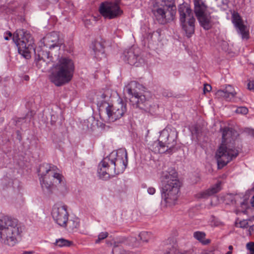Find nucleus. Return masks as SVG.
<instances>
[{"label": "nucleus", "instance_id": "obj_1", "mask_svg": "<svg viewBox=\"0 0 254 254\" xmlns=\"http://www.w3.org/2000/svg\"><path fill=\"white\" fill-rule=\"evenodd\" d=\"M22 36L19 37L16 31L13 34L12 39L18 49V52L26 59L31 58V51L34 50L35 62L36 66L42 71L46 70L48 65L58 62L54 64L49 75L50 81L57 86H61L68 83L72 78L74 70L72 61L66 57L60 58V56L53 57L47 51L44 45H39L34 49L32 42L29 39L30 36L26 32H22Z\"/></svg>", "mask_w": 254, "mask_h": 254}, {"label": "nucleus", "instance_id": "obj_2", "mask_svg": "<svg viewBox=\"0 0 254 254\" xmlns=\"http://www.w3.org/2000/svg\"><path fill=\"white\" fill-rule=\"evenodd\" d=\"M127 165V153L125 149L114 151L104 158L98 167V177L102 180H108L111 176L123 173Z\"/></svg>", "mask_w": 254, "mask_h": 254}, {"label": "nucleus", "instance_id": "obj_3", "mask_svg": "<svg viewBox=\"0 0 254 254\" xmlns=\"http://www.w3.org/2000/svg\"><path fill=\"white\" fill-rule=\"evenodd\" d=\"M162 188L161 195L162 199L167 206H171L176 203L181 182L178 179V173L173 168L163 172L161 176Z\"/></svg>", "mask_w": 254, "mask_h": 254}, {"label": "nucleus", "instance_id": "obj_4", "mask_svg": "<svg viewBox=\"0 0 254 254\" xmlns=\"http://www.w3.org/2000/svg\"><path fill=\"white\" fill-rule=\"evenodd\" d=\"M233 133V130L232 128L224 127L222 129V143L215 155L219 168L226 166L239 155V148H236L234 143L231 142V138Z\"/></svg>", "mask_w": 254, "mask_h": 254}, {"label": "nucleus", "instance_id": "obj_5", "mask_svg": "<svg viewBox=\"0 0 254 254\" xmlns=\"http://www.w3.org/2000/svg\"><path fill=\"white\" fill-rule=\"evenodd\" d=\"M18 220L8 216H0V241L10 246H14L22 232Z\"/></svg>", "mask_w": 254, "mask_h": 254}, {"label": "nucleus", "instance_id": "obj_6", "mask_svg": "<svg viewBox=\"0 0 254 254\" xmlns=\"http://www.w3.org/2000/svg\"><path fill=\"white\" fill-rule=\"evenodd\" d=\"M178 133L175 128L167 127L162 130L158 141L152 145L153 151L155 153H172L177 144Z\"/></svg>", "mask_w": 254, "mask_h": 254}, {"label": "nucleus", "instance_id": "obj_7", "mask_svg": "<svg viewBox=\"0 0 254 254\" xmlns=\"http://www.w3.org/2000/svg\"><path fill=\"white\" fill-rule=\"evenodd\" d=\"M158 7H154L152 12L157 21L164 24L173 20L176 13V6L173 0H157Z\"/></svg>", "mask_w": 254, "mask_h": 254}, {"label": "nucleus", "instance_id": "obj_8", "mask_svg": "<svg viewBox=\"0 0 254 254\" xmlns=\"http://www.w3.org/2000/svg\"><path fill=\"white\" fill-rule=\"evenodd\" d=\"M57 167L52 164H43L40 166L38 172L40 173L42 170L45 171V173L42 172L39 175L40 177V182L43 190L45 193L50 194L52 193L53 183L50 182V183L46 180L48 177L51 176L54 179H56L58 183L61 184L62 182V176L57 172Z\"/></svg>", "mask_w": 254, "mask_h": 254}, {"label": "nucleus", "instance_id": "obj_9", "mask_svg": "<svg viewBox=\"0 0 254 254\" xmlns=\"http://www.w3.org/2000/svg\"><path fill=\"white\" fill-rule=\"evenodd\" d=\"M194 12L200 25L205 30L214 24V16L208 11L207 6L202 0H194Z\"/></svg>", "mask_w": 254, "mask_h": 254}, {"label": "nucleus", "instance_id": "obj_10", "mask_svg": "<svg viewBox=\"0 0 254 254\" xmlns=\"http://www.w3.org/2000/svg\"><path fill=\"white\" fill-rule=\"evenodd\" d=\"M120 0H115L113 2L104 1L100 4L99 11L105 18L110 19L115 18L121 15L123 11L119 4Z\"/></svg>", "mask_w": 254, "mask_h": 254}, {"label": "nucleus", "instance_id": "obj_11", "mask_svg": "<svg viewBox=\"0 0 254 254\" xmlns=\"http://www.w3.org/2000/svg\"><path fill=\"white\" fill-rule=\"evenodd\" d=\"M127 112V104L120 100L116 104L107 106L106 113L109 122H114L121 118Z\"/></svg>", "mask_w": 254, "mask_h": 254}, {"label": "nucleus", "instance_id": "obj_12", "mask_svg": "<svg viewBox=\"0 0 254 254\" xmlns=\"http://www.w3.org/2000/svg\"><path fill=\"white\" fill-rule=\"evenodd\" d=\"M52 215L58 225L64 227L66 226L68 218L66 205L59 203L55 204L52 208Z\"/></svg>", "mask_w": 254, "mask_h": 254}, {"label": "nucleus", "instance_id": "obj_13", "mask_svg": "<svg viewBox=\"0 0 254 254\" xmlns=\"http://www.w3.org/2000/svg\"><path fill=\"white\" fill-rule=\"evenodd\" d=\"M130 102L134 108H139L146 112L151 113L152 112L150 102L148 100H146L144 95L140 94L137 96L130 98Z\"/></svg>", "mask_w": 254, "mask_h": 254}, {"label": "nucleus", "instance_id": "obj_14", "mask_svg": "<svg viewBox=\"0 0 254 254\" xmlns=\"http://www.w3.org/2000/svg\"><path fill=\"white\" fill-rule=\"evenodd\" d=\"M124 60L131 65L139 66L144 63V60L140 55L136 54L132 49L125 51Z\"/></svg>", "mask_w": 254, "mask_h": 254}, {"label": "nucleus", "instance_id": "obj_15", "mask_svg": "<svg viewBox=\"0 0 254 254\" xmlns=\"http://www.w3.org/2000/svg\"><path fill=\"white\" fill-rule=\"evenodd\" d=\"M41 44L49 49L59 47L61 43L59 35L55 31L47 34L41 40Z\"/></svg>", "mask_w": 254, "mask_h": 254}, {"label": "nucleus", "instance_id": "obj_16", "mask_svg": "<svg viewBox=\"0 0 254 254\" xmlns=\"http://www.w3.org/2000/svg\"><path fill=\"white\" fill-rule=\"evenodd\" d=\"M237 94L234 88L230 85L226 86L225 88L223 90H218L215 93V95L218 98L223 97L227 101L236 102L238 101L236 97Z\"/></svg>", "mask_w": 254, "mask_h": 254}, {"label": "nucleus", "instance_id": "obj_17", "mask_svg": "<svg viewBox=\"0 0 254 254\" xmlns=\"http://www.w3.org/2000/svg\"><path fill=\"white\" fill-rule=\"evenodd\" d=\"M195 19L191 16L186 20L180 21V26L188 38H190L194 33Z\"/></svg>", "mask_w": 254, "mask_h": 254}, {"label": "nucleus", "instance_id": "obj_18", "mask_svg": "<svg viewBox=\"0 0 254 254\" xmlns=\"http://www.w3.org/2000/svg\"><path fill=\"white\" fill-rule=\"evenodd\" d=\"M161 254H187V253L179 251L175 240L173 238H169L165 242L164 249Z\"/></svg>", "mask_w": 254, "mask_h": 254}, {"label": "nucleus", "instance_id": "obj_19", "mask_svg": "<svg viewBox=\"0 0 254 254\" xmlns=\"http://www.w3.org/2000/svg\"><path fill=\"white\" fill-rule=\"evenodd\" d=\"M91 48L96 58L100 60L105 57V42L102 39H97L93 42Z\"/></svg>", "mask_w": 254, "mask_h": 254}, {"label": "nucleus", "instance_id": "obj_20", "mask_svg": "<svg viewBox=\"0 0 254 254\" xmlns=\"http://www.w3.org/2000/svg\"><path fill=\"white\" fill-rule=\"evenodd\" d=\"M232 21L236 28L242 35V37L247 38L248 32L246 31V26L243 24L241 17L238 13L233 14Z\"/></svg>", "mask_w": 254, "mask_h": 254}, {"label": "nucleus", "instance_id": "obj_21", "mask_svg": "<svg viewBox=\"0 0 254 254\" xmlns=\"http://www.w3.org/2000/svg\"><path fill=\"white\" fill-rule=\"evenodd\" d=\"M142 88V85L135 81H132L125 87L124 92L127 93L130 98L141 94L139 90Z\"/></svg>", "mask_w": 254, "mask_h": 254}, {"label": "nucleus", "instance_id": "obj_22", "mask_svg": "<svg viewBox=\"0 0 254 254\" xmlns=\"http://www.w3.org/2000/svg\"><path fill=\"white\" fill-rule=\"evenodd\" d=\"M178 12L179 14V21L185 19L186 20L194 16L192 9L187 3H183L179 5Z\"/></svg>", "mask_w": 254, "mask_h": 254}, {"label": "nucleus", "instance_id": "obj_23", "mask_svg": "<svg viewBox=\"0 0 254 254\" xmlns=\"http://www.w3.org/2000/svg\"><path fill=\"white\" fill-rule=\"evenodd\" d=\"M222 189L221 183L219 182L213 185L210 188L202 191L198 194V197L200 198H206L219 191Z\"/></svg>", "mask_w": 254, "mask_h": 254}, {"label": "nucleus", "instance_id": "obj_24", "mask_svg": "<svg viewBox=\"0 0 254 254\" xmlns=\"http://www.w3.org/2000/svg\"><path fill=\"white\" fill-rule=\"evenodd\" d=\"M110 99V96L107 95L105 93L97 95L96 104L99 110L104 109H105V111L106 110L107 106L111 105L109 103Z\"/></svg>", "mask_w": 254, "mask_h": 254}, {"label": "nucleus", "instance_id": "obj_25", "mask_svg": "<svg viewBox=\"0 0 254 254\" xmlns=\"http://www.w3.org/2000/svg\"><path fill=\"white\" fill-rule=\"evenodd\" d=\"M193 236L195 239L197 240L203 245H207L211 242V240L208 239H206V234L202 231H195L193 232Z\"/></svg>", "mask_w": 254, "mask_h": 254}, {"label": "nucleus", "instance_id": "obj_26", "mask_svg": "<svg viewBox=\"0 0 254 254\" xmlns=\"http://www.w3.org/2000/svg\"><path fill=\"white\" fill-rule=\"evenodd\" d=\"M112 253L113 254H132V253L123 249L118 242H115L114 243Z\"/></svg>", "mask_w": 254, "mask_h": 254}, {"label": "nucleus", "instance_id": "obj_27", "mask_svg": "<svg viewBox=\"0 0 254 254\" xmlns=\"http://www.w3.org/2000/svg\"><path fill=\"white\" fill-rule=\"evenodd\" d=\"M66 226H68L71 230H74L79 226V221L78 219L67 220Z\"/></svg>", "mask_w": 254, "mask_h": 254}, {"label": "nucleus", "instance_id": "obj_28", "mask_svg": "<svg viewBox=\"0 0 254 254\" xmlns=\"http://www.w3.org/2000/svg\"><path fill=\"white\" fill-rule=\"evenodd\" d=\"M71 244V241H69L63 238L56 240L54 243L55 245L58 246L59 247L70 246Z\"/></svg>", "mask_w": 254, "mask_h": 254}, {"label": "nucleus", "instance_id": "obj_29", "mask_svg": "<svg viewBox=\"0 0 254 254\" xmlns=\"http://www.w3.org/2000/svg\"><path fill=\"white\" fill-rule=\"evenodd\" d=\"M140 239L144 242H148L151 239L152 234L150 232L143 231L140 232L138 235Z\"/></svg>", "mask_w": 254, "mask_h": 254}, {"label": "nucleus", "instance_id": "obj_30", "mask_svg": "<svg viewBox=\"0 0 254 254\" xmlns=\"http://www.w3.org/2000/svg\"><path fill=\"white\" fill-rule=\"evenodd\" d=\"M108 233L107 232H103L98 235V238L95 241V244H99L101 241L104 240L108 236Z\"/></svg>", "mask_w": 254, "mask_h": 254}, {"label": "nucleus", "instance_id": "obj_31", "mask_svg": "<svg viewBox=\"0 0 254 254\" xmlns=\"http://www.w3.org/2000/svg\"><path fill=\"white\" fill-rule=\"evenodd\" d=\"M237 114L246 115L248 112V109L245 107H239L235 111Z\"/></svg>", "mask_w": 254, "mask_h": 254}, {"label": "nucleus", "instance_id": "obj_32", "mask_svg": "<svg viewBox=\"0 0 254 254\" xmlns=\"http://www.w3.org/2000/svg\"><path fill=\"white\" fill-rule=\"evenodd\" d=\"M249 224L247 220H243L240 221L238 224H237V227H239L242 228H246L248 227Z\"/></svg>", "mask_w": 254, "mask_h": 254}, {"label": "nucleus", "instance_id": "obj_33", "mask_svg": "<svg viewBox=\"0 0 254 254\" xmlns=\"http://www.w3.org/2000/svg\"><path fill=\"white\" fill-rule=\"evenodd\" d=\"M247 249L250 251L251 254H254V243L249 242L247 244Z\"/></svg>", "mask_w": 254, "mask_h": 254}, {"label": "nucleus", "instance_id": "obj_34", "mask_svg": "<svg viewBox=\"0 0 254 254\" xmlns=\"http://www.w3.org/2000/svg\"><path fill=\"white\" fill-rule=\"evenodd\" d=\"M7 181V178H4L3 179V183L4 184H5V186H4L3 187V188L5 189V188H8V187H12V185L13 184V181L11 180H10L9 182H8V184H6L4 181H5L6 182Z\"/></svg>", "mask_w": 254, "mask_h": 254}, {"label": "nucleus", "instance_id": "obj_35", "mask_svg": "<svg viewBox=\"0 0 254 254\" xmlns=\"http://www.w3.org/2000/svg\"><path fill=\"white\" fill-rule=\"evenodd\" d=\"M192 133L197 135L199 133V129L197 125L193 126L191 127Z\"/></svg>", "mask_w": 254, "mask_h": 254}, {"label": "nucleus", "instance_id": "obj_36", "mask_svg": "<svg viewBox=\"0 0 254 254\" xmlns=\"http://www.w3.org/2000/svg\"><path fill=\"white\" fill-rule=\"evenodd\" d=\"M211 86L209 84H204L203 92L204 93L209 92L211 90Z\"/></svg>", "mask_w": 254, "mask_h": 254}, {"label": "nucleus", "instance_id": "obj_37", "mask_svg": "<svg viewBox=\"0 0 254 254\" xmlns=\"http://www.w3.org/2000/svg\"><path fill=\"white\" fill-rule=\"evenodd\" d=\"M155 192L156 190L153 187H149L147 189V192L150 195L155 194Z\"/></svg>", "mask_w": 254, "mask_h": 254}, {"label": "nucleus", "instance_id": "obj_38", "mask_svg": "<svg viewBox=\"0 0 254 254\" xmlns=\"http://www.w3.org/2000/svg\"><path fill=\"white\" fill-rule=\"evenodd\" d=\"M39 3L44 6H47L49 2L48 0H38Z\"/></svg>", "mask_w": 254, "mask_h": 254}, {"label": "nucleus", "instance_id": "obj_39", "mask_svg": "<svg viewBox=\"0 0 254 254\" xmlns=\"http://www.w3.org/2000/svg\"><path fill=\"white\" fill-rule=\"evenodd\" d=\"M220 5H224L228 3V0H216Z\"/></svg>", "mask_w": 254, "mask_h": 254}, {"label": "nucleus", "instance_id": "obj_40", "mask_svg": "<svg viewBox=\"0 0 254 254\" xmlns=\"http://www.w3.org/2000/svg\"><path fill=\"white\" fill-rule=\"evenodd\" d=\"M248 88L250 90H254V80L250 81L248 84Z\"/></svg>", "mask_w": 254, "mask_h": 254}, {"label": "nucleus", "instance_id": "obj_41", "mask_svg": "<svg viewBox=\"0 0 254 254\" xmlns=\"http://www.w3.org/2000/svg\"><path fill=\"white\" fill-rule=\"evenodd\" d=\"M249 234L251 235L253 234H254V225H253L250 227L249 229Z\"/></svg>", "mask_w": 254, "mask_h": 254}, {"label": "nucleus", "instance_id": "obj_42", "mask_svg": "<svg viewBox=\"0 0 254 254\" xmlns=\"http://www.w3.org/2000/svg\"><path fill=\"white\" fill-rule=\"evenodd\" d=\"M241 205L242 207H246L247 205V201L244 200L242 202H241Z\"/></svg>", "mask_w": 254, "mask_h": 254}, {"label": "nucleus", "instance_id": "obj_43", "mask_svg": "<svg viewBox=\"0 0 254 254\" xmlns=\"http://www.w3.org/2000/svg\"><path fill=\"white\" fill-rule=\"evenodd\" d=\"M34 254V252L33 251H24L23 252L22 254Z\"/></svg>", "mask_w": 254, "mask_h": 254}, {"label": "nucleus", "instance_id": "obj_44", "mask_svg": "<svg viewBox=\"0 0 254 254\" xmlns=\"http://www.w3.org/2000/svg\"><path fill=\"white\" fill-rule=\"evenodd\" d=\"M251 203L252 206H254V195L253 196L251 199Z\"/></svg>", "mask_w": 254, "mask_h": 254}, {"label": "nucleus", "instance_id": "obj_45", "mask_svg": "<svg viewBox=\"0 0 254 254\" xmlns=\"http://www.w3.org/2000/svg\"><path fill=\"white\" fill-rule=\"evenodd\" d=\"M228 249L230 251H232V250L233 249V247L232 245H230L229 247H228Z\"/></svg>", "mask_w": 254, "mask_h": 254}, {"label": "nucleus", "instance_id": "obj_46", "mask_svg": "<svg viewBox=\"0 0 254 254\" xmlns=\"http://www.w3.org/2000/svg\"><path fill=\"white\" fill-rule=\"evenodd\" d=\"M250 133L254 137V129L251 130Z\"/></svg>", "mask_w": 254, "mask_h": 254}, {"label": "nucleus", "instance_id": "obj_47", "mask_svg": "<svg viewBox=\"0 0 254 254\" xmlns=\"http://www.w3.org/2000/svg\"><path fill=\"white\" fill-rule=\"evenodd\" d=\"M6 33L8 35L9 37H12V34L10 32L8 31V32H7Z\"/></svg>", "mask_w": 254, "mask_h": 254}, {"label": "nucleus", "instance_id": "obj_48", "mask_svg": "<svg viewBox=\"0 0 254 254\" xmlns=\"http://www.w3.org/2000/svg\"><path fill=\"white\" fill-rule=\"evenodd\" d=\"M232 252L229 251L228 252H227L225 254H232Z\"/></svg>", "mask_w": 254, "mask_h": 254}, {"label": "nucleus", "instance_id": "obj_49", "mask_svg": "<svg viewBox=\"0 0 254 254\" xmlns=\"http://www.w3.org/2000/svg\"><path fill=\"white\" fill-rule=\"evenodd\" d=\"M4 39H5V40H9V38H8V37H7V36H5V37H4Z\"/></svg>", "mask_w": 254, "mask_h": 254}, {"label": "nucleus", "instance_id": "obj_50", "mask_svg": "<svg viewBox=\"0 0 254 254\" xmlns=\"http://www.w3.org/2000/svg\"><path fill=\"white\" fill-rule=\"evenodd\" d=\"M1 80H2V78L1 77H0V83L1 82Z\"/></svg>", "mask_w": 254, "mask_h": 254}, {"label": "nucleus", "instance_id": "obj_51", "mask_svg": "<svg viewBox=\"0 0 254 254\" xmlns=\"http://www.w3.org/2000/svg\"><path fill=\"white\" fill-rule=\"evenodd\" d=\"M166 96H168V97L171 96V95H166Z\"/></svg>", "mask_w": 254, "mask_h": 254}]
</instances>
